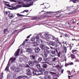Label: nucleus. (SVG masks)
<instances>
[{
  "label": "nucleus",
  "mask_w": 79,
  "mask_h": 79,
  "mask_svg": "<svg viewBox=\"0 0 79 79\" xmlns=\"http://www.w3.org/2000/svg\"><path fill=\"white\" fill-rule=\"evenodd\" d=\"M51 49H53L51 51V53L53 55H55V54L56 53V52L57 53H58V50L57 49H55L54 48L50 47Z\"/></svg>",
  "instance_id": "f257e3e1"
},
{
  "label": "nucleus",
  "mask_w": 79,
  "mask_h": 79,
  "mask_svg": "<svg viewBox=\"0 0 79 79\" xmlns=\"http://www.w3.org/2000/svg\"><path fill=\"white\" fill-rule=\"evenodd\" d=\"M32 74L35 75H40L41 74H42V72L40 71H34L32 73Z\"/></svg>",
  "instance_id": "f03ea898"
},
{
  "label": "nucleus",
  "mask_w": 79,
  "mask_h": 79,
  "mask_svg": "<svg viewBox=\"0 0 79 79\" xmlns=\"http://www.w3.org/2000/svg\"><path fill=\"white\" fill-rule=\"evenodd\" d=\"M15 60H16V58H15V57H12L11 58H10L9 59V60L8 63L7 64V66H9V65H10V61H11V63H13V62H14V61H15Z\"/></svg>",
  "instance_id": "7ed1b4c3"
},
{
  "label": "nucleus",
  "mask_w": 79,
  "mask_h": 79,
  "mask_svg": "<svg viewBox=\"0 0 79 79\" xmlns=\"http://www.w3.org/2000/svg\"><path fill=\"white\" fill-rule=\"evenodd\" d=\"M33 2L31 0H29L27 2V6L28 7H29L32 5H33Z\"/></svg>",
  "instance_id": "20e7f679"
},
{
  "label": "nucleus",
  "mask_w": 79,
  "mask_h": 79,
  "mask_svg": "<svg viewBox=\"0 0 79 79\" xmlns=\"http://www.w3.org/2000/svg\"><path fill=\"white\" fill-rule=\"evenodd\" d=\"M79 52V51H77V50L76 49H73L72 51V53L74 55H77V53Z\"/></svg>",
  "instance_id": "39448f33"
},
{
  "label": "nucleus",
  "mask_w": 79,
  "mask_h": 79,
  "mask_svg": "<svg viewBox=\"0 0 79 79\" xmlns=\"http://www.w3.org/2000/svg\"><path fill=\"white\" fill-rule=\"evenodd\" d=\"M22 7V6L21 5H17L15 7H12L13 10H16L17 8H21Z\"/></svg>",
  "instance_id": "423d86ee"
},
{
  "label": "nucleus",
  "mask_w": 79,
  "mask_h": 79,
  "mask_svg": "<svg viewBox=\"0 0 79 79\" xmlns=\"http://www.w3.org/2000/svg\"><path fill=\"white\" fill-rule=\"evenodd\" d=\"M8 16L10 18V19H12V18H13L15 17L14 15L11 13H10L9 14Z\"/></svg>",
  "instance_id": "0eeeda50"
},
{
  "label": "nucleus",
  "mask_w": 79,
  "mask_h": 79,
  "mask_svg": "<svg viewBox=\"0 0 79 79\" xmlns=\"http://www.w3.org/2000/svg\"><path fill=\"white\" fill-rule=\"evenodd\" d=\"M27 75L28 76H31V75H32V73H31V71L30 70V69H27Z\"/></svg>",
  "instance_id": "6e6552de"
},
{
  "label": "nucleus",
  "mask_w": 79,
  "mask_h": 79,
  "mask_svg": "<svg viewBox=\"0 0 79 79\" xmlns=\"http://www.w3.org/2000/svg\"><path fill=\"white\" fill-rule=\"evenodd\" d=\"M28 64L30 66H33L34 65V62L33 61H30L28 62Z\"/></svg>",
  "instance_id": "1a4fd4ad"
},
{
  "label": "nucleus",
  "mask_w": 79,
  "mask_h": 79,
  "mask_svg": "<svg viewBox=\"0 0 79 79\" xmlns=\"http://www.w3.org/2000/svg\"><path fill=\"white\" fill-rule=\"evenodd\" d=\"M60 45L61 47H62V44H61V42H58L56 43V46L57 47H59V46Z\"/></svg>",
  "instance_id": "9d476101"
},
{
  "label": "nucleus",
  "mask_w": 79,
  "mask_h": 79,
  "mask_svg": "<svg viewBox=\"0 0 79 79\" xmlns=\"http://www.w3.org/2000/svg\"><path fill=\"white\" fill-rule=\"evenodd\" d=\"M35 50L36 53H39L40 51V49L39 48H36L35 49Z\"/></svg>",
  "instance_id": "9b49d317"
},
{
  "label": "nucleus",
  "mask_w": 79,
  "mask_h": 79,
  "mask_svg": "<svg viewBox=\"0 0 79 79\" xmlns=\"http://www.w3.org/2000/svg\"><path fill=\"white\" fill-rule=\"evenodd\" d=\"M49 44L52 45V46H55V41H51L49 42Z\"/></svg>",
  "instance_id": "f8f14e48"
},
{
  "label": "nucleus",
  "mask_w": 79,
  "mask_h": 79,
  "mask_svg": "<svg viewBox=\"0 0 79 79\" xmlns=\"http://www.w3.org/2000/svg\"><path fill=\"white\" fill-rule=\"evenodd\" d=\"M51 41L53 42H55L56 38L54 36H52V38L51 39Z\"/></svg>",
  "instance_id": "ddd939ff"
},
{
  "label": "nucleus",
  "mask_w": 79,
  "mask_h": 79,
  "mask_svg": "<svg viewBox=\"0 0 79 79\" xmlns=\"http://www.w3.org/2000/svg\"><path fill=\"white\" fill-rule=\"evenodd\" d=\"M45 17H46L47 18H50V16H47V15H42L40 17V19H42V18H45Z\"/></svg>",
  "instance_id": "4468645a"
},
{
  "label": "nucleus",
  "mask_w": 79,
  "mask_h": 79,
  "mask_svg": "<svg viewBox=\"0 0 79 79\" xmlns=\"http://www.w3.org/2000/svg\"><path fill=\"white\" fill-rule=\"evenodd\" d=\"M45 37L48 39H51V36L48 35H46L45 36Z\"/></svg>",
  "instance_id": "2eb2a0df"
},
{
  "label": "nucleus",
  "mask_w": 79,
  "mask_h": 79,
  "mask_svg": "<svg viewBox=\"0 0 79 79\" xmlns=\"http://www.w3.org/2000/svg\"><path fill=\"white\" fill-rule=\"evenodd\" d=\"M63 48H64V50H63V53H66V46H63Z\"/></svg>",
  "instance_id": "dca6fc26"
},
{
  "label": "nucleus",
  "mask_w": 79,
  "mask_h": 79,
  "mask_svg": "<svg viewBox=\"0 0 79 79\" xmlns=\"http://www.w3.org/2000/svg\"><path fill=\"white\" fill-rule=\"evenodd\" d=\"M73 45H74V44L73 43H71L70 44L69 47L70 50H71L72 49V48L73 47Z\"/></svg>",
  "instance_id": "f3484780"
},
{
  "label": "nucleus",
  "mask_w": 79,
  "mask_h": 79,
  "mask_svg": "<svg viewBox=\"0 0 79 79\" xmlns=\"http://www.w3.org/2000/svg\"><path fill=\"white\" fill-rule=\"evenodd\" d=\"M19 51H20V49H19L17 50V52H16L15 56H17L19 55Z\"/></svg>",
  "instance_id": "a211bd4d"
},
{
  "label": "nucleus",
  "mask_w": 79,
  "mask_h": 79,
  "mask_svg": "<svg viewBox=\"0 0 79 79\" xmlns=\"http://www.w3.org/2000/svg\"><path fill=\"white\" fill-rule=\"evenodd\" d=\"M71 59H75L76 58V56L74 54H72L71 55Z\"/></svg>",
  "instance_id": "6ab92c4d"
},
{
  "label": "nucleus",
  "mask_w": 79,
  "mask_h": 79,
  "mask_svg": "<svg viewBox=\"0 0 79 79\" xmlns=\"http://www.w3.org/2000/svg\"><path fill=\"white\" fill-rule=\"evenodd\" d=\"M45 78L46 79H51V77L49 75H46Z\"/></svg>",
  "instance_id": "aec40b11"
},
{
  "label": "nucleus",
  "mask_w": 79,
  "mask_h": 79,
  "mask_svg": "<svg viewBox=\"0 0 79 79\" xmlns=\"http://www.w3.org/2000/svg\"><path fill=\"white\" fill-rule=\"evenodd\" d=\"M27 51L28 52H30V53H31L32 52V49L31 48H27Z\"/></svg>",
  "instance_id": "412c9836"
},
{
  "label": "nucleus",
  "mask_w": 79,
  "mask_h": 79,
  "mask_svg": "<svg viewBox=\"0 0 79 79\" xmlns=\"http://www.w3.org/2000/svg\"><path fill=\"white\" fill-rule=\"evenodd\" d=\"M62 44H63V47H66L67 46V44H66V42L63 41L62 42Z\"/></svg>",
  "instance_id": "4be33fe9"
},
{
  "label": "nucleus",
  "mask_w": 79,
  "mask_h": 79,
  "mask_svg": "<svg viewBox=\"0 0 79 79\" xmlns=\"http://www.w3.org/2000/svg\"><path fill=\"white\" fill-rule=\"evenodd\" d=\"M43 60L47 63H48V62L49 61V60H48V58H44L43 59Z\"/></svg>",
  "instance_id": "5701e85b"
},
{
  "label": "nucleus",
  "mask_w": 79,
  "mask_h": 79,
  "mask_svg": "<svg viewBox=\"0 0 79 79\" xmlns=\"http://www.w3.org/2000/svg\"><path fill=\"white\" fill-rule=\"evenodd\" d=\"M43 68H47V64H44L43 65Z\"/></svg>",
  "instance_id": "b1692460"
},
{
  "label": "nucleus",
  "mask_w": 79,
  "mask_h": 79,
  "mask_svg": "<svg viewBox=\"0 0 79 79\" xmlns=\"http://www.w3.org/2000/svg\"><path fill=\"white\" fill-rule=\"evenodd\" d=\"M39 70L40 71V72L45 71V69L43 68H40L39 69Z\"/></svg>",
  "instance_id": "393cba45"
},
{
  "label": "nucleus",
  "mask_w": 79,
  "mask_h": 79,
  "mask_svg": "<svg viewBox=\"0 0 79 79\" xmlns=\"http://www.w3.org/2000/svg\"><path fill=\"white\" fill-rule=\"evenodd\" d=\"M79 0H70V2H72L74 3H76V2H79Z\"/></svg>",
  "instance_id": "a878e982"
},
{
  "label": "nucleus",
  "mask_w": 79,
  "mask_h": 79,
  "mask_svg": "<svg viewBox=\"0 0 79 79\" xmlns=\"http://www.w3.org/2000/svg\"><path fill=\"white\" fill-rule=\"evenodd\" d=\"M21 5H22V6H23V7H28L27 5H26V4L24 3H22Z\"/></svg>",
  "instance_id": "bb28decb"
},
{
  "label": "nucleus",
  "mask_w": 79,
  "mask_h": 79,
  "mask_svg": "<svg viewBox=\"0 0 79 79\" xmlns=\"http://www.w3.org/2000/svg\"><path fill=\"white\" fill-rule=\"evenodd\" d=\"M36 66L37 68H38V69H40V68L41 67V66H40V65L39 64H36Z\"/></svg>",
  "instance_id": "cd10ccee"
},
{
  "label": "nucleus",
  "mask_w": 79,
  "mask_h": 79,
  "mask_svg": "<svg viewBox=\"0 0 79 79\" xmlns=\"http://www.w3.org/2000/svg\"><path fill=\"white\" fill-rule=\"evenodd\" d=\"M44 52L46 53H49V52L47 49H44Z\"/></svg>",
  "instance_id": "c85d7f7f"
},
{
  "label": "nucleus",
  "mask_w": 79,
  "mask_h": 79,
  "mask_svg": "<svg viewBox=\"0 0 79 79\" xmlns=\"http://www.w3.org/2000/svg\"><path fill=\"white\" fill-rule=\"evenodd\" d=\"M41 43L42 44V45H45V42L43 40H41Z\"/></svg>",
  "instance_id": "c756f323"
},
{
  "label": "nucleus",
  "mask_w": 79,
  "mask_h": 79,
  "mask_svg": "<svg viewBox=\"0 0 79 79\" xmlns=\"http://www.w3.org/2000/svg\"><path fill=\"white\" fill-rule=\"evenodd\" d=\"M5 71H9V67L8 66H7L5 69Z\"/></svg>",
  "instance_id": "7c9ffc66"
},
{
  "label": "nucleus",
  "mask_w": 79,
  "mask_h": 79,
  "mask_svg": "<svg viewBox=\"0 0 79 79\" xmlns=\"http://www.w3.org/2000/svg\"><path fill=\"white\" fill-rule=\"evenodd\" d=\"M40 47L42 50H44V49H45V47L42 44H41L40 45Z\"/></svg>",
  "instance_id": "2f4dec72"
},
{
  "label": "nucleus",
  "mask_w": 79,
  "mask_h": 79,
  "mask_svg": "<svg viewBox=\"0 0 79 79\" xmlns=\"http://www.w3.org/2000/svg\"><path fill=\"white\" fill-rule=\"evenodd\" d=\"M17 15L18 17H20V16H24V15L20 14L19 13L17 14Z\"/></svg>",
  "instance_id": "473e14b6"
},
{
  "label": "nucleus",
  "mask_w": 79,
  "mask_h": 79,
  "mask_svg": "<svg viewBox=\"0 0 79 79\" xmlns=\"http://www.w3.org/2000/svg\"><path fill=\"white\" fill-rule=\"evenodd\" d=\"M22 79H28V77L27 76H23Z\"/></svg>",
  "instance_id": "72a5a7b5"
},
{
  "label": "nucleus",
  "mask_w": 79,
  "mask_h": 79,
  "mask_svg": "<svg viewBox=\"0 0 79 79\" xmlns=\"http://www.w3.org/2000/svg\"><path fill=\"white\" fill-rule=\"evenodd\" d=\"M37 19V17L36 16L31 18V20H35V19Z\"/></svg>",
  "instance_id": "f704fd0d"
},
{
  "label": "nucleus",
  "mask_w": 79,
  "mask_h": 79,
  "mask_svg": "<svg viewBox=\"0 0 79 79\" xmlns=\"http://www.w3.org/2000/svg\"><path fill=\"white\" fill-rule=\"evenodd\" d=\"M8 31V28H6V29H5L4 30V34H6V32Z\"/></svg>",
  "instance_id": "c9c22d12"
},
{
  "label": "nucleus",
  "mask_w": 79,
  "mask_h": 79,
  "mask_svg": "<svg viewBox=\"0 0 79 79\" xmlns=\"http://www.w3.org/2000/svg\"><path fill=\"white\" fill-rule=\"evenodd\" d=\"M64 36L65 37H70V35H69L68 34H65L64 35Z\"/></svg>",
  "instance_id": "e433bc0d"
},
{
  "label": "nucleus",
  "mask_w": 79,
  "mask_h": 79,
  "mask_svg": "<svg viewBox=\"0 0 79 79\" xmlns=\"http://www.w3.org/2000/svg\"><path fill=\"white\" fill-rule=\"evenodd\" d=\"M38 60V61H39V62H40V61H41L42 60V57H39Z\"/></svg>",
  "instance_id": "4c0bfd02"
},
{
  "label": "nucleus",
  "mask_w": 79,
  "mask_h": 79,
  "mask_svg": "<svg viewBox=\"0 0 79 79\" xmlns=\"http://www.w3.org/2000/svg\"><path fill=\"white\" fill-rule=\"evenodd\" d=\"M57 53V56L59 58H60V55H61V52H59V53Z\"/></svg>",
  "instance_id": "58836bf2"
},
{
  "label": "nucleus",
  "mask_w": 79,
  "mask_h": 79,
  "mask_svg": "<svg viewBox=\"0 0 79 79\" xmlns=\"http://www.w3.org/2000/svg\"><path fill=\"white\" fill-rule=\"evenodd\" d=\"M33 62L34 63H39V60H34L33 61Z\"/></svg>",
  "instance_id": "ea45409f"
},
{
  "label": "nucleus",
  "mask_w": 79,
  "mask_h": 79,
  "mask_svg": "<svg viewBox=\"0 0 79 79\" xmlns=\"http://www.w3.org/2000/svg\"><path fill=\"white\" fill-rule=\"evenodd\" d=\"M23 78V76H19L18 78H16V79H21Z\"/></svg>",
  "instance_id": "a19ab883"
},
{
  "label": "nucleus",
  "mask_w": 79,
  "mask_h": 79,
  "mask_svg": "<svg viewBox=\"0 0 79 79\" xmlns=\"http://www.w3.org/2000/svg\"><path fill=\"white\" fill-rule=\"evenodd\" d=\"M44 74L45 75H46V76H47V75L48 74V72L47 71H45L44 72Z\"/></svg>",
  "instance_id": "79ce46f5"
},
{
  "label": "nucleus",
  "mask_w": 79,
  "mask_h": 79,
  "mask_svg": "<svg viewBox=\"0 0 79 79\" xmlns=\"http://www.w3.org/2000/svg\"><path fill=\"white\" fill-rule=\"evenodd\" d=\"M44 54L45 57H47V56H48V54L45 53H44Z\"/></svg>",
  "instance_id": "37998d69"
},
{
  "label": "nucleus",
  "mask_w": 79,
  "mask_h": 79,
  "mask_svg": "<svg viewBox=\"0 0 79 79\" xmlns=\"http://www.w3.org/2000/svg\"><path fill=\"white\" fill-rule=\"evenodd\" d=\"M24 12H27H27H28V10H24L22 12H21L20 13H24Z\"/></svg>",
  "instance_id": "c03bdc74"
},
{
  "label": "nucleus",
  "mask_w": 79,
  "mask_h": 79,
  "mask_svg": "<svg viewBox=\"0 0 79 79\" xmlns=\"http://www.w3.org/2000/svg\"><path fill=\"white\" fill-rule=\"evenodd\" d=\"M31 57L32 59H33V60H34L35 59V56L32 55L31 56Z\"/></svg>",
  "instance_id": "a18cd8bd"
},
{
  "label": "nucleus",
  "mask_w": 79,
  "mask_h": 79,
  "mask_svg": "<svg viewBox=\"0 0 79 79\" xmlns=\"http://www.w3.org/2000/svg\"><path fill=\"white\" fill-rule=\"evenodd\" d=\"M55 41L57 42H60V41H59V39L58 38H56Z\"/></svg>",
  "instance_id": "49530a36"
},
{
  "label": "nucleus",
  "mask_w": 79,
  "mask_h": 79,
  "mask_svg": "<svg viewBox=\"0 0 79 79\" xmlns=\"http://www.w3.org/2000/svg\"><path fill=\"white\" fill-rule=\"evenodd\" d=\"M15 72H18V71H19V69L15 68Z\"/></svg>",
  "instance_id": "de8ad7c7"
},
{
  "label": "nucleus",
  "mask_w": 79,
  "mask_h": 79,
  "mask_svg": "<svg viewBox=\"0 0 79 79\" xmlns=\"http://www.w3.org/2000/svg\"><path fill=\"white\" fill-rule=\"evenodd\" d=\"M5 5H6V6H8V7H11V6L9 4H5Z\"/></svg>",
  "instance_id": "09e8293b"
},
{
  "label": "nucleus",
  "mask_w": 79,
  "mask_h": 79,
  "mask_svg": "<svg viewBox=\"0 0 79 79\" xmlns=\"http://www.w3.org/2000/svg\"><path fill=\"white\" fill-rule=\"evenodd\" d=\"M57 59V58H56V57H54V58H53L52 59V60L53 61H55V60H56Z\"/></svg>",
  "instance_id": "8fccbe9b"
},
{
  "label": "nucleus",
  "mask_w": 79,
  "mask_h": 79,
  "mask_svg": "<svg viewBox=\"0 0 79 79\" xmlns=\"http://www.w3.org/2000/svg\"><path fill=\"white\" fill-rule=\"evenodd\" d=\"M71 21H72V23H73V24H75V21H74V19H72L71 20Z\"/></svg>",
  "instance_id": "3c124183"
},
{
  "label": "nucleus",
  "mask_w": 79,
  "mask_h": 79,
  "mask_svg": "<svg viewBox=\"0 0 79 79\" xmlns=\"http://www.w3.org/2000/svg\"><path fill=\"white\" fill-rule=\"evenodd\" d=\"M31 40L32 41V42H34L35 40V38H32L31 39Z\"/></svg>",
  "instance_id": "603ef678"
},
{
  "label": "nucleus",
  "mask_w": 79,
  "mask_h": 79,
  "mask_svg": "<svg viewBox=\"0 0 79 79\" xmlns=\"http://www.w3.org/2000/svg\"><path fill=\"white\" fill-rule=\"evenodd\" d=\"M20 66L21 68H24V64H20Z\"/></svg>",
  "instance_id": "864d4df0"
},
{
  "label": "nucleus",
  "mask_w": 79,
  "mask_h": 79,
  "mask_svg": "<svg viewBox=\"0 0 79 79\" xmlns=\"http://www.w3.org/2000/svg\"><path fill=\"white\" fill-rule=\"evenodd\" d=\"M69 65V64H65V67H67Z\"/></svg>",
  "instance_id": "5fc2aeb1"
},
{
  "label": "nucleus",
  "mask_w": 79,
  "mask_h": 79,
  "mask_svg": "<svg viewBox=\"0 0 79 79\" xmlns=\"http://www.w3.org/2000/svg\"><path fill=\"white\" fill-rule=\"evenodd\" d=\"M69 65H73V64H74L73 63V62H70L69 63Z\"/></svg>",
  "instance_id": "6e6d98bb"
},
{
  "label": "nucleus",
  "mask_w": 79,
  "mask_h": 79,
  "mask_svg": "<svg viewBox=\"0 0 79 79\" xmlns=\"http://www.w3.org/2000/svg\"><path fill=\"white\" fill-rule=\"evenodd\" d=\"M50 74H56V73H54V72H50L49 73Z\"/></svg>",
  "instance_id": "4d7b16f0"
},
{
  "label": "nucleus",
  "mask_w": 79,
  "mask_h": 79,
  "mask_svg": "<svg viewBox=\"0 0 79 79\" xmlns=\"http://www.w3.org/2000/svg\"><path fill=\"white\" fill-rule=\"evenodd\" d=\"M31 34L30 35H29L27 37V39H29V38H30V36H31Z\"/></svg>",
  "instance_id": "13d9d810"
},
{
  "label": "nucleus",
  "mask_w": 79,
  "mask_h": 79,
  "mask_svg": "<svg viewBox=\"0 0 79 79\" xmlns=\"http://www.w3.org/2000/svg\"><path fill=\"white\" fill-rule=\"evenodd\" d=\"M64 60H65V61H66V56H64Z\"/></svg>",
  "instance_id": "bf43d9fd"
},
{
  "label": "nucleus",
  "mask_w": 79,
  "mask_h": 79,
  "mask_svg": "<svg viewBox=\"0 0 79 79\" xmlns=\"http://www.w3.org/2000/svg\"><path fill=\"white\" fill-rule=\"evenodd\" d=\"M25 67L26 68H29L30 66L28 64H27L26 65V66Z\"/></svg>",
  "instance_id": "052dcab7"
},
{
  "label": "nucleus",
  "mask_w": 79,
  "mask_h": 79,
  "mask_svg": "<svg viewBox=\"0 0 79 79\" xmlns=\"http://www.w3.org/2000/svg\"><path fill=\"white\" fill-rule=\"evenodd\" d=\"M36 39H39V36L38 35L36 36Z\"/></svg>",
  "instance_id": "680f3d73"
},
{
  "label": "nucleus",
  "mask_w": 79,
  "mask_h": 79,
  "mask_svg": "<svg viewBox=\"0 0 79 79\" xmlns=\"http://www.w3.org/2000/svg\"><path fill=\"white\" fill-rule=\"evenodd\" d=\"M34 44H34V46L36 47V44H37V43L35 42H34Z\"/></svg>",
  "instance_id": "e2e57ef3"
},
{
  "label": "nucleus",
  "mask_w": 79,
  "mask_h": 79,
  "mask_svg": "<svg viewBox=\"0 0 79 79\" xmlns=\"http://www.w3.org/2000/svg\"><path fill=\"white\" fill-rule=\"evenodd\" d=\"M1 76H2V77H3V72H2L1 73Z\"/></svg>",
  "instance_id": "0e129e2a"
},
{
  "label": "nucleus",
  "mask_w": 79,
  "mask_h": 79,
  "mask_svg": "<svg viewBox=\"0 0 79 79\" xmlns=\"http://www.w3.org/2000/svg\"><path fill=\"white\" fill-rule=\"evenodd\" d=\"M46 48V49H48V50H49V49H50V48L48 47H45Z\"/></svg>",
  "instance_id": "69168bd1"
},
{
  "label": "nucleus",
  "mask_w": 79,
  "mask_h": 79,
  "mask_svg": "<svg viewBox=\"0 0 79 79\" xmlns=\"http://www.w3.org/2000/svg\"><path fill=\"white\" fill-rule=\"evenodd\" d=\"M47 13H48V14H52V12H48Z\"/></svg>",
  "instance_id": "338daca9"
},
{
  "label": "nucleus",
  "mask_w": 79,
  "mask_h": 79,
  "mask_svg": "<svg viewBox=\"0 0 79 79\" xmlns=\"http://www.w3.org/2000/svg\"><path fill=\"white\" fill-rule=\"evenodd\" d=\"M17 31H18V30H15L14 31H13V32H14V33H15V32H17Z\"/></svg>",
  "instance_id": "774afa93"
}]
</instances>
